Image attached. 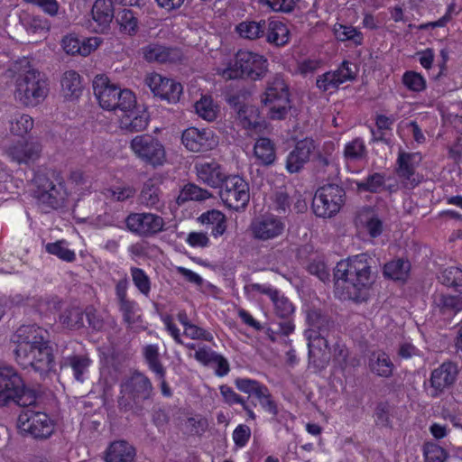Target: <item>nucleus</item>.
Returning <instances> with one entry per match:
<instances>
[{
  "label": "nucleus",
  "instance_id": "obj_1",
  "mask_svg": "<svg viewBox=\"0 0 462 462\" xmlns=\"http://www.w3.org/2000/svg\"><path fill=\"white\" fill-rule=\"evenodd\" d=\"M13 69L18 74L15 98L24 106H37L47 96L46 81L41 78L38 70L31 68L26 59L16 63Z\"/></svg>",
  "mask_w": 462,
  "mask_h": 462
},
{
  "label": "nucleus",
  "instance_id": "obj_2",
  "mask_svg": "<svg viewBox=\"0 0 462 462\" xmlns=\"http://www.w3.org/2000/svg\"><path fill=\"white\" fill-rule=\"evenodd\" d=\"M152 391V386L149 378L141 373H134L122 385V395L117 401L118 409L122 412L131 411L135 416H143Z\"/></svg>",
  "mask_w": 462,
  "mask_h": 462
},
{
  "label": "nucleus",
  "instance_id": "obj_3",
  "mask_svg": "<svg viewBox=\"0 0 462 462\" xmlns=\"http://www.w3.org/2000/svg\"><path fill=\"white\" fill-rule=\"evenodd\" d=\"M93 91L99 106L106 110L128 111L136 105V97L128 88L122 89L112 84L105 75H97L93 79Z\"/></svg>",
  "mask_w": 462,
  "mask_h": 462
},
{
  "label": "nucleus",
  "instance_id": "obj_4",
  "mask_svg": "<svg viewBox=\"0 0 462 462\" xmlns=\"http://www.w3.org/2000/svg\"><path fill=\"white\" fill-rule=\"evenodd\" d=\"M267 60L257 53L239 51L227 68L223 71V77L227 79L248 78L253 80L263 79L266 73Z\"/></svg>",
  "mask_w": 462,
  "mask_h": 462
},
{
  "label": "nucleus",
  "instance_id": "obj_5",
  "mask_svg": "<svg viewBox=\"0 0 462 462\" xmlns=\"http://www.w3.org/2000/svg\"><path fill=\"white\" fill-rule=\"evenodd\" d=\"M262 108L266 110L272 120H283L292 109L288 86L283 79L276 76L268 82L265 92L261 97Z\"/></svg>",
  "mask_w": 462,
  "mask_h": 462
},
{
  "label": "nucleus",
  "instance_id": "obj_6",
  "mask_svg": "<svg viewBox=\"0 0 462 462\" xmlns=\"http://www.w3.org/2000/svg\"><path fill=\"white\" fill-rule=\"evenodd\" d=\"M345 196V189L337 184L319 188L311 204L314 214L317 217H331L340 210Z\"/></svg>",
  "mask_w": 462,
  "mask_h": 462
},
{
  "label": "nucleus",
  "instance_id": "obj_7",
  "mask_svg": "<svg viewBox=\"0 0 462 462\" xmlns=\"http://www.w3.org/2000/svg\"><path fill=\"white\" fill-rule=\"evenodd\" d=\"M365 255L356 257L351 261V268L355 270L351 274L348 296L356 302L367 300L371 296L374 278L366 262Z\"/></svg>",
  "mask_w": 462,
  "mask_h": 462
},
{
  "label": "nucleus",
  "instance_id": "obj_8",
  "mask_svg": "<svg viewBox=\"0 0 462 462\" xmlns=\"http://www.w3.org/2000/svg\"><path fill=\"white\" fill-rule=\"evenodd\" d=\"M219 196L227 208L238 211L250 200L249 185L238 175L227 176L220 187Z\"/></svg>",
  "mask_w": 462,
  "mask_h": 462
},
{
  "label": "nucleus",
  "instance_id": "obj_9",
  "mask_svg": "<svg viewBox=\"0 0 462 462\" xmlns=\"http://www.w3.org/2000/svg\"><path fill=\"white\" fill-rule=\"evenodd\" d=\"M14 356L23 369L31 368L40 374H46L54 366L52 348L48 341L27 351L22 349V353Z\"/></svg>",
  "mask_w": 462,
  "mask_h": 462
},
{
  "label": "nucleus",
  "instance_id": "obj_10",
  "mask_svg": "<svg viewBox=\"0 0 462 462\" xmlns=\"http://www.w3.org/2000/svg\"><path fill=\"white\" fill-rule=\"evenodd\" d=\"M17 425L23 434L40 439L49 438L54 430L53 422L46 413L32 410L23 411L18 417Z\"/></svg>",
  "mask_w": 462,
  "mask_h": 462
},
{
  "label": "nucleus",
  "instance_id": "obj_11",
  "mask_svg": "<svg viewBox=\"0 0 462 462\" xmlns=\"http://www.w3.org/2000/svg\"><path fill=\"white\" fill-rule=\"evenodd\" d=\"M131 148L143 162L157 167L166 161V152L162 143L150 134L135 136L131 142Z\"/></svg>",
  "mask_w": 462,
  "mask_h": 462
},
{
  "label": "nucleus",
  "instance_id": "obj_12",
  "mask_svg": "<svg viewBox=\"0 0 462 462\" xmlns=\"http://www.w3.org/2000/svg\"><path fill=\"white\" fill-rule=\"evenodd\" d=\"M126 227L140 236H152L163 231L164 220L152 213H131L125 218Z\"/></svg>",
  "mask_w": 462,
  "mask_h": 462
},
{
  "label": "nucleus",
  "instance_id": "obj_13",
  "mask_svg": "<svg viewBox=\"0 0 462 462\" xmlns=\"http://www.w3.org/2000/svg\"><path fill=\"white\" fill-rule=\"evenodd\" d=\"M13 374L12 377H16V380L14 381L13 385L8 383V385H6L8 392L5 389H1L3 393H6L5 395H7V399L0 402V405H7L10 402L23 407L36 405L38 399L42 397L41 394L36 390L26 388L22 377L14 367Z\"/></svg>",
  "mask_w": 462,
  "mask_h": 462
},
{
  "label": "nucleus",
  "instance_id": "obj_14",
  "mask_svg": "<svg viewBox=\"0 0 462 462\" xmlns=\"http://www.w3.org/2000/svg\"><path fill=\"white\" fill-rule=\"evenodd\" d=\"M145 84L154 97L166 100L170 104L180 101L183 91L182 85L171 79H167L160 74H153L145 79Z\"/></svg>",
  "mask_w": 462,
  "mask_h": 462
},
{
  "label": "nucleus",
  "instance_id": "obj_15",
  "mask_svg": "<svg viewBox=\"0 0 462 462\" xmlns=\"http://www.w3.org/2000/svg\"><path fill=\"white\" fill-rule=\"evenodd\" d=\"M181 141L188 150L195 152L210 150L216 143L212 131L195 127L186 129Z\"/></svg>",
  "mask_w": 462,
  "mask_h": 462
},
{
  "label": "nucleus",
  "instance_id": "obj_16",
  "mask_svg": "<svg viewBox=\"0 0 462 462\" xmlns=\"http://www.w3.org/2000/svg\"><path fill=\"white\" fill-rule=\"evenodd\" d=\"M42 145L38 142H22L10 145L6 153L12 161L18 164H30L34 162L41 155Z\"/></svg>",
  "mask_w": 462,
  "mask_h": 462
},
{
  "label": "nucleus",
  "instance_id": "obj_17",
  "mask_svg": "<svg viewBox=\"0 0 462 462\" xmlns=\"http://www.w3.org/2000/svg\"><path fill=\"white\" fill-rule=\"evenodd\" d=\"M315 149L314 141L305 138L297 142L294 149L286 160V169L290 173L299 172L303 165L310 161V154Z\"/></svg>",
  "mask_w": 462,
  "mask_h": 462
},
{
  "label": "nucleus",
  "instance_id": "obj_18",
  "mask_svg": "<svg viewBox=\"0 0 462 462\" xmlns=\"http://www.w3.org/2000/svg\"><path fill=\"white\" fill-rule=\"evenodd\" d=\"M254 236L260 240H269L280 236L283 229V223L273 216H263L251 224Z\"/></svg>",
  "mask_w": 462,
  "mask_h": 462
},
{
  "label": "nucleus",
  "instance_id": "obj_19",
  "mask_svg": "<svg viewBox=\"0 0 462 462\" xmlns=\"http://www.w3.org/2000/svg\"><path fill=\"white\" fill-rule=\"evenodd\" d=\"M143 58L149 62L174 63L181 59V51L178 48L168 47L159 43H150L142 49Z\"/></svg>",
  "mask_w": 462,
  "mask_h": 462
},
{
  "label": "nucleus",
  "instance_id": "obj_20",
  "mask_svg": "<svg viewBox=\"0 0 462 462\" xmlns=\"http://www.w3.org/2000/svg\"><path fill=\"white\" fill-rule=\"evenodd\" d=\"M456 379V367L453 364H443L434 370L430 378V393L438 395L439 393L446 389Z\"/></svg>",
  "mask_w": 462,
  "mask_h": 462
},
{
  "label": "nucleus",
  "instance_id": "obj_21",
  "mask_svg": "<svg viewBox=\"0 0 462 462\" xmlns=\"http://www.w3.org/2000/svg\"><path fill=\"white\" fill-rule=\"evenodd\" d=\"M135 448L127 441L118 440L110 444L106 452V462H133Z\"/></svg>",
  "mask_w": 462,
  "mask_h": 462
},
{
  "label": "nucleus",
  "instance_id": "obj_22",
  "mask_svg": "<svg viewBox=\"0 0 462 462\" xmlns=\"http://www.w3.org/2000/svg\"><path fill=\"white\" fill-rule=\"evenodd\" d=\"M198 177L203 183L210 187L220 188L227 176L219 164L211 162L201 164L198 168Z\"/></svg>",
  "mask_w": 462,
  "mask_h": 462
},
{
  "label": "nucleus",
  "instance_id": "obj_23",
  "mask_svg": "<svg viewBox=\"0 0 462 462\" xmlns=\"http://www.w3.org/2000/svg\"><path fill=\"white\" fill-rule=\"evenodd\" d=\"M346 60H343L340 67L335 71H328L317 79L316 85L324 91L329 88H338V87L346 81Z\"/></svg>",
  "mask_w": 462,
  "mask_h": 462
},
{
  "label": "nucleus",
  "instance_id": "obj_24",
  "mask_svg": "<svg viewBox=\"0 0 462 462\" xmlns=\"http://www.w3.org/2000/svg\"><path fill=\"white\" fill-rule=\"evenodd\" d=\"M307 321L310 326V329L307 332L319 334L320 336H328V332L333 327V321L329 317L316 309L308 311Z\"/></svg>",
  "mask_w": 462,
  "mask_h": 462
},
{
  "label": "nucleus",
  "instance_id": "obj_25",
  "mask_svg": "<svg viewBox=\"0 0 462 462\" xmlns=\"http://www.w3.org/2000/svg\"><path fill=\"white\" fill-rule=\"evenodd\" d=\"M91 364L90 358L87 355H73L64 358L61 363V368H69L73 376L79 383H84V374L88 372Z\"/></svg>",
  "mask_w": 462,
  "mask_h": 462
},
{
  "label": "nucleus",
  "instance_id": "obj_26",
  "mask_svg": "<svg viewBox=\"0 0 462 462\" xmlns=\"http://www.w3.org/2000/svg\"><path fill=\"white\" fill-rule=\"evenodd\" d=\"M161 195L162 192L158 181L150 179L143 183L138 200L141 205L147 208H158Z\"/></svg>",
  "mask_w": 462,
  "mask_h": 462
},
{
  "label": "nucleus",
  "instance_id": "obj_27",
  "mask_svg": "<svg viewBox=\"0 0 462 462\" xmlns=\"http://www.w3.org/2000/svg\"><path fill=\"white\" fill-rule=\"evenodd\" d=\"M236 32L243 39L256 40L264 35L266 31V22L264 20L243 21L239 23L235 29Z\"/></svg>",
  "mask_w": 462,
  "mask_h": 462
},
{
  "label": "nucleus",
  "instance_id": "obj_28",
  "mask_svg": "<svg viewBox=\"0 0 462 462\" xmlns=\"http://www.w3.org/2000/svg\"><path fill=\"white\" fill-rule=\"evenodd\" d=\"M254 153L263 166H271L276 159L274 143L271 139L261 137L254 146Z\"/></svg>",
  "mask_w": 462,
  "mask_h": 462
},
{
  "label": "nucleus",
  "instance_id": "obj_29",
  "mask_svg": "<svg viewBox=\"0 0 462 462\" xmlns=\"http://www.w3.org/2000/svg\"><path fill=\"white\" fill-rule=\"evenodd\" d=\"M267 42L276 46H283L289 42L290 30L281 21H270L266 23Z\"/></svg>",
  "mask_w": 462,
  "mask_h": 462
},
{
  "label": "nucleus",
  "instance_id": "obj_30",
  "mask_svg": "<svg viewBox=\"0 0 462 462\" xmlns=\"http://www.w3.org/2000/svg\"><path fill=\"white\" fill-rule=\"evenodd\" d=\"M113 5L111 0H96L91 10L93 19L99 25L107 27L115 16Z\"/></svg>",
  "mask_w": 462,
  "mask_h": 462
},
{
  "label": "nucleus",
  "instance_id": "obj_31",
  "mask_svg": "<svg viewBox=\"0 0 462 462\" xmlns=\"http://www.w3.org/2000/svg\"><path fill=\"white\" fill-rule=\"evenodd\" d=\"M369 368L373 374L381 377L391 376L393 365L385 353H373L369 360Z\"/></svg>",
  "mask_w": 462,
  "mask_h": 462
},
{
  "label": "nucleus",
  "instance_id": "obj_32",
  "mask_svg": "<svg viewBox=\"0 0 462 462\" xmlns=\"http://www.w3.org/2000/svg\"><path fill=\"white\" fill-rule=\"evenodd\" d=\"M61 88L64 96L69 98H78L83 90L80 76L75 70H68L61 79Z\"/></svg>",
  "mask_w": 462,
  "mask_h": 462
},
{
  "label": "nucleus",
  "instance_id": "obj_33",
  "mask_svg": "<svg viewBox=\"0 0 462 462\" xmlns=\"http://www.w3.org/2000/svg\"><path fill=\"white\" fill-rule=\"evenodd\" d=\"M199 220L202 224L211 225V234L217 237L218 236H222L226 229V216L219 210L212 209L203 213Z\"/></svg>",
  "mask_w": 462,
  "mask_h": 462
},
{
  "label": "nucleus",
  "instance_id": "obj_34",
  "mask_svg": "<svg viewBox=\"0 0 462 462\" xmlns=\"http://www.w3.org/2000/svg\"><path fill=\"white\" fill-rule=\"evenodd\" d=\"M334 294L340 300L346 299V260H340L333 270Z\"/></svg>",
  "mask_w": 462,
  "mask_h": 462
},
{
  "label": "nucleus",
  "instance_id": "obj_35",
  "mask_svg": "<svg viewBox=\"0 0 462 462\" xmlns=\"http://www.w3.org/2000/svg\"><path fill=\"white\" fill-rule=\"evenodd\" d=\"M116 20L119 24L121 32L134 35L138 32V19L132 10L124 8L122 11H119Z\"/></svg>",
  "mask_w": 462,
  "mask_h": 462
},
{
  "label": "nucleus",
  "instance_id": "obj_36",
  "mask_svg": "<svg viewBox=\"0 0 462 462\" xmlns=\"http://www.w3.org/2000/svg\"><path fill=\"white\" fill-rule=\"evenodd\" d=\"M60 321L69 329H79L85 326L84 311L77 307L67 309L60 314Z\"/></svg>",
  "mask_w": 462,
  "mask_h": 462
},
{
  "label": "nucleus",
  "instance_id": "obj_37",
  "mask_svg": "<svg viewBox=\"0 0 462 462\" xmlns=\"http://www.w3.org/2000/svg\"><path fill=\"white\" fill-rule=\"evenodd\" d=\"M409 272L410 263L401 259L388 262L383 269L384 276L395 281H404Z\"/></svg>",
  "mask_w": 462,
  "mask_h": 462
},
{
  "label": "nucleus",
  "instance_id": "obj_38",
  "mask_svg": "<svg viewBox=\"0 0 462 462\" xmlns=\"http://www.w3.org/2000/svg\"><path fill=\"white\" fill-rule=\"evenodd\" d=\"M128 115H126L125 118L123 121L124 127L129 132H140L146 128L149 122V115L143 110L141 114L137 112L132 111V109L128 110Z\"/></svg>",
  "mask_w": 462,
  "mask_h": 462
},
{
  "label": "nucleus",
  "instance_id": "obj_39",
  "mask_svg": "<svg viewBox=\"0 0 462 462\" xmlns=\"http://www.w3.org/2000/svg\"><path fill=\"white\" fill-rule=\"evenodd\" d=\"M210 193L193 183L186 184L177 198V203L182 205L189 200H205Z\"/></svg>",
  "mask_w": 462,
  "mask_h": 462
},
{
  "label": "nucleus",
  "instance_id": "obj_40",
  "mask_svg": "<svg viewBox=\"0 0 462 462\" xmlns=\"http://www.w3.org/2000/svg\"><path fill=\"white\" fill-rule=\"evenodd\" d=\"M63 185L61 181H58L55 186L51 187V189H47L46 191L40 193V201L51 208H58L61 207L64 200L63 195L61 193Z\"/></svg>",
  "mask_w": 462,
  "mask_h": 462
},
{
  "label": "nucleus",
  "instance_id": "obj_41",
  "mask_svg": "<svg viewBox=\"0 0 462 462\" xmlns=\"http://www.w3.org/2000/svg\"><path fill=\"white\" fill-rule=\"evenodd\" d=\"M195 111L204 120L212 122L217 118V106L214 105L210 97L203 96L194 105Z\"/></svg>",
  "mask_w": 462,
  "mask_h": 462
},
{
  "label": "nucleus",
  "instance_id": "obj_42",
  "mask_svg": "<svg viewBox=\"0 0 462 462\" xmlns=\"http://www.w3.org/2000/svg\"><path fill=\"white\" fill-rule=\"evenodd\" d=\"M144 358L152 371L162 379L165 376V370L159 359L158 346L155 345H148L143 349Z\"/></svg>",
  "mask_w": 462,
  "mask_h": 462
},
{
  "label": "nucleus",
  "instance_id": "obj_43",
  "mask_svg": "<svg viewBox=\"0 0 462 462\" xmlns=\"http://www.w3.org/2000/svg\"><path fill=\"white\" fill-rule=\"evenodd\" d=\"M421 156L419 153L401 152L398 158L399 171L404 178H410L417 165L420 162Z\"/></svg>",
  "mask_w": 462,
  "mask_h": 462
},
{
  "label": "nucleus",
  "instance_id": "obj_44",
  "mask_svg": "<svg viewBox=\"0 0 462 462\" xmlns=\"http://www.w3.org/2000/svg\"><path fill=\"white\" fill-rule=\"evenodd\" d=\"M237 118L242 122L245 128H256L259 125L257 121L258 111L253 106L244 105L236 112Z\"/></svg>",
  "mask_w": 462,
  "mask_h": 462
},
{
  "label": "nucleus",
  "instance_id": "obj_45",
  "mask_svg": "<svg viewBox=\"0 0 462 462\" xmlns=\"http://www.w3.org/2000/svg\"><path fill=\"white\" fill-rule=\"evenodd\" d=\"M11 132L18 136H23L33 126V120L28 115H16L11 121Z\"/></svg>",
  "mask_w": 462,
  "mask_h": 462
},
{
  "label": "nucleus",
  "instance_id": "obj_46",
  "mask_svg": "<svg viewBox=\"0 0 462 462\" xmlns=\"http://www.w3.org/2000/svg\"><path fill=\"white\" fill-rule=\"evenodd\" d=\"M330 360V352L328 349H309V364L316 370L324 369Z\"/></svg>",
  "mask_w": 462,
  "mask_h": 462
},
{
  "label": "nucleus",
  "instance_id": "obj_47",
  "mask_svg": "<svg viewBox=\"0 0 462 462\" xmlns=\"http://www.w3.org/2000/svg\"><path fill=\"white\" fill-rule=\"evenodd\" d=\"M306 268L310 274L317 276L323 282H329V272L320 257L314 256L311 262L307 263Z\"/></svg>",
  "mask_w": 462,
  "mask_h": 462
},
{
  "label": "nucleus",
  "instance_id": "obj_48",
  "mask_svg": "<svg viewBox=\"0 0 462 462\" xmlns=\"http://www.w3.org/2000/svg\"><path fill=\"white\" fill-rule=\"evenodd\" d=\"M64 241H58L55 243H49L46 245V251L51 254L58 256L60 259L66 262H73L76 258L75 253L64 246Z\"/></svg>",
  "mask_w": 462,
  "mask_h": 462
},
{
  "label": "nucleus",
  "instance_id": "obj_49",
  "mask_svg": "<svg viewBox=\"0 0 462 462\" xmlns=\"http://www.w3.org/2000/svg\"><path fill=\"white\" fill-rule=\"evenodd\" d=\"M44 330L42 329V332H35L33 334H31V336H28V337H26L24 339V342H21V343H18L17 345H15V348L14 349V356L22 353V349H25L26 348V351L29 350V349H32V347H36L45 342H47L45 339H44Z\"/></svg>",
  "mask_w": 462,
  "mask_h": 462
},
{
  "label": "nucleus",
  "instance_id": "obj_50",
  "mask_svg": "<svg viewBox=\"0 0 462 462\" xmlns=\"http://www.w3.org/2000/svg\"><path fill=\"white\" fill-rule=\"evenodd\" d=\"M402 82L411 91H423L426 86L422 76L419 72H412V70L404 72Z\"/></svg>",
  "mask_w": 462,
  "mask_h": 462
},
{
  "label": "nucleus",
  "instance_id": "obj_51",
  "mask_svg": "<svg viewBox=\"0 0 462 462\" xmlns=\"http://www.w3.org/2000/svg\"><path fill=\"white\" fill-rule=\"evenodd\" d=\"M133 282L137 289L144 295H148L151 290V282L149 277L143 270L133 267L131 268Z\"/></svg>",
  "mask_w": 462,
  "mask_h": 462
},
{
  "label": "nucleus",
  "instance_id": "obj_52",
  "mask_svg": "<svg viewBox=\"0 0 462 462\" xmlns=\"http://www.w3.org/2000/svg\"><path fill=\"white\" fill-rule=\"evenodd\" d=\"M59 174L55 171H49L47 172H38L34 177V182L41 192H44L47 189H51V187L55 186L56 184L52 180L53 178L57 181H60L58 180Z\"/></svg>",
  "mask_w": 462,
  "mask_h": 462
},
{
  "label": "nucleus",
  "instance_id": "obj_53",
  "mask_svg": "<svg viewBox=\"0 0 462 462\" xmlns=\"http://www.w3.org/2000/svg\"><path fill=\"white\" fill-rule=\"evenodd\" d=\"M275 306V313L282 319H288L293 312L292 303L284 296L280 297L279 293L272 300Z\"/></svg>",
  "mask_w": 462,
  "mask_h": 462
},
{
  "label": "nucleus",
  "instance_id": "obj_54",
  "mask_svg": "<svg viewBox=\"0 0 462 462\" xmlns=\"http://www.w3.org/2000/svg\"><path fill=\"white\" fill-rule=\"evenodd\" d=\"M237 389L243 393L248 394H254L255 397L261 393L264 385H262L259 382L247 378H237L235 381Z\"/></svg>",
  "mask_w": 462,
  "mask_h": 462
},
{
  "label": "nucleus",
  "instance_id": "obj_55",
  "mask_svg": "<svg viewBox=\"0 0 462 462\" xmlns=\"http://www.w3.org/2000/svg\"><path fill=\"white\" fill-rule=\"evenodd\" d=\"M24 26L29 32L33 34H44L50 29V23L46 19L34 16L25 20Z\"/></svg>",
  "mask_w": 462,
  "mask_h": 462
},
{
  "label": "nucleus",
  "instance_id": "obj_56",
  "mask_svg": "<svg viewBox=\"0 0 462 462\" xmlns=\"http://www.w3.org/2000/svg\"><path fill=\"white\" fill-rule=\"evenodd\" d=\"M447 459V452L438 445L427 444L424 447L425 462H444Z\"/></svg>",
  "mask_w": 462,
  "mask_h": 462
},
{
  "label": "nucleus",
  "instance_id": "obj_57",
  "mask_svg": "<svg viewBox=\"0 0 462 462\" xmlns=\"http://www.w3.org/2000/svg\"><path fill=\"white\" fill-rule=\"evenodd\" d=\"M187 427L191 435L201 436L208 430V422L202 417H189L187 420Z\"/></svg>",
  "mask_w": 462,
  "mask_h": 462
},
{
  "label": "nucleus",
  "instance_id": "obj_58",
  "mask_svg": "<svg viewBox=\"0 0 462 462\" xmlns=\"http://www.w3.org/2000/svg\"><path fill=\"white\" fill-rule=\"evenodd\" d=\"M82 40L79 37L69 34L62 39V46L66 53L70 55H81Z\"/></svg>",
  "mask_w": 462,
  "mask_h": 462
},
{
  "label": "nucleus",
  "instance_id": "obj_59",
  "mask_svg": "<svg viewBox=\"0 0 462 462\" xmlns=\"http://www.w3.org/2000/svg\"><path fill=\"white\" fill-rule=\"evenodd\" d=\"M443 282L448 286L462 290V271L457 268L446 270L443 273Z\"/></svg>",
  "mask_w": 462,
  "mask_h": 462
},
{
  "label": "nucleus",
  "instance_id": "obj_60",
  "mask_svg": "<svg viewBox=\"0 0 462 462\" xmlns=\"http://www.w3.org/2000/svg\"><path fill=\"white\" fill-rule=\"evenodd\" d=\"M35 332H42V328L35 325H23L11 337V342L14 345L24 342V339Z\"/></svg>",
  "mask_w": 462,
  "mask_h": 462
},
{
  "label": "nucleus",
  "instance_id": "obj_61",
  "mask_svg": "<svg viewBox=\"0 0 462 462\" xmlns=\"http://www.w3.org/2000/svg\"><path fill=\"white\" fill-rule=\"evenodd\" d=\"M256 397L259 400L262 407L265 409L268 412H270L273 416H276L278 414L277 405L272 400L271 394L269 393V391L266 386L263 388L261 393H259Z\"/></svg>",
  "mask_w": 462,
  "mask_h": 462
},
{
  "label": "nucleus",
  "instance_id": "obj_62",
  "mask_svg": "<svg viewBox=\"0 0 462 462\" xmlns=\"http://www.w3.org/2000/svg\"><path fill=\"white\" fill-rule=\"evenodd\" d=\"M251 436L250 428L246 425H239L233 432V439L237 447H244Z\"/></svg>",
  "mask_w": 462,
  "mask_h": 462
},
{
  "label": "nucleus",
  "instance_id": "obj_63",
  "mask_svg": "<svg viewBox=\"0 0 462 462\" xmlns=\"http://www.w3.org/2000/svg\"><path fill=\"white\" fill-rule=\"evenodd\" d=\"M184 334L192 339H203L206 341H211L213 339L210 333L194 324L185 328Z\"/></svg>",
  "mask_w": 462,
  "mask_h": 462
},
{
  "label": "nucleus",
  "instance_id": "obj_64",
  "mask_svg": "<svg viewBox=\"0 0 462 462\" xmlns=\"http://www.w3.org/2000/svg\"><path fill=\"white\" fill-rule=\"evenodd\" d=\"M84 315L88 326L91 327L94 330L100 331L103 328V319L93 308H88L86 311H84Z\"/></svg>",
  "mask_w": 462,
  "mask_h": 462
}]
</instances>
